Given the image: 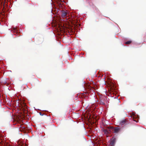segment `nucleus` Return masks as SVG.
<instances>
[{
	"instance_id": "nucleus-5",
	"label": "nucleus",
	"mask_w": 146,
	"mask_h": 146,
	"mask_svg": "<svg viewBox=\"0 0 146 146\" xmlns=\"http://www.w3.org/2000/svg\"><path fill=\"white\" fill-rule=\"evenodd\" d=\"M103 132L104 133L106 134L109 133L110 132H110L108 130V127H107V129H104L103 130Z\"/></svg>"
},
{
	"instance_id": "nucleus-4",
	"label": "nucleus",
	"mask_w": 146,
	"mask_h": 146,
	"mask_svg": "<svg viewBox=\"0 0 146 146\" xmlns=\"http://www.w3.org/2000/svg\"><path fill=\"white\" fill-rule=\"evenodd\" d=\"M128 123V122L127 121V119H124L120 121V124L121 125H126Z\"/></svg>"
},
{
	"instance_id": "nucleus-9",
	"label": "nucleus",
	"mask_w": 146,
	"mask_h": 146,
	"mask_svg": "<svg viewBox=\"0 0 146 146\" xmlns=\"http://www.w3.org/2000/svg\"><path fill=\"white\" fill-rule=\"evenodd\" d=\"M131 43V41L130 40L127 41L125 42V44H129Z\"/></svg>"
},
{
	"instance_id": "nucleus-7",
	"label": "nucleus",
	"mask_w": 146,
	"mask_h": 146,
	"mask_svg": "<svg viewBox=\"0 0 146 146\" xmlns=\"http://www.w3.org/2000/svg\"><path fill=\"white\" fill-rule=\"evenodd\" d=\"M96 105L95 104H93L92 105L91 107H90V109L93 110H94L96 109Z\"/></svg>"
},
{
	"instance_id": "nucleus-10",
	"label": "nucleus",
	"mask_w": 146,
	"mask_h": 146,
	"mask_svg": "<svg viewBox=\"0 0 146 146\" xmlns=\"http://www.w3.org/2000/svg\"><path fill=\"white\" fill-rule=\"evenodd\" d=\"M24 105H25V108H23V111H27L26 110V105L25 104H24Z\"/></svg>"
},
{
	"instance_id": "nucleus-13",
	"label": "nucleus",
	"mask_w": 146,
	"mask_h": 146,
	"mask_svg": "<svg viewBox=\"0 0 146 146\" xmlns=\"http://www.w3.org/2000/svg\"><path fill=\"white\" fill-rule=\"evenodd\" d=\"M133 121L136 122H137L136 121L133 120Z\"/></svg>"
},
{
	"instance_id": "nucleus-2",
	"label": "nucleus",
	"mask_w": 146,
	"mask_h": 146,
	"mask_svg": "<svg viewBox=\"0 0 146 146\" xmlns=\"http://www.w3.org/2000/svg\"><path fill=\"white\" fill-rule=\"evenodd\" d=\"M68 14L67 11L62 10L61 11V16L62 17H65Z\"/></svg>"
},
{
	"instance_id": "nucleus-6",
	"label": "nucleus",
	"mask_w": 146,
	"mask_h": 146,
	"mask_svg": "<svg viewBox=\"0 0 146 146\" xmlns=\"http://www.w3.org/2000/svg\"><path fill=\"white\" fill-rule=\"evenodd\" d=\"M105 99H100V104L102 105H105Z\"/></svg>"
},
{
	"instance_id": "nucleus-1",
	"label": "nucleus",
	"mask_w": 146,
	"mask_h": 146,
	"mask_svg": "<svg viewBox=\"0 0 146 146\" xmlns=\"http://www.w3.org/2000/svg\"><path fill=\"white\" fill-rule=\"evenodd\" d=\"M109 131L113 133H117L120 131V128L118 127H108Z\"/></svg>"
},
{
	"instance_id": "nucleus-8",
	"label": "nucleus",
	"mask_w": 146,
	"mask_h": 146,
	"mask_svg": "<svg viewBox=\"0 0 146 146\" xmlns=\"http://www.w3.org/2000/svg\"><path fill=\"white\" fill-rule=\"evenodd\" d=\"M12 31L14 33H16V34H15V35H16V34H17V30L16 29V28H13V29L12 30Z\"/></svg>"
},
{
	"instance_id": "nucleus-12",
	"label": "nucleus",
	"mask_w": 146,
	"mask_h": 146,
	"mask_svg": "<svg viewBox=\"0 0 146 146\" xmlns=\"http://www.w3.org/2000/svg\"><path fill=\"white\" fill-rule=\"evenodd\" d=\"M39 114H40V115H41V116H43V114H42L41 112H39Z\"/></svg>"
},
{
	"instance_id": "nucleus-3",
	"label": "nucleus",
	"mask_w": 146,
	"mask_h": 146,
	"mask_svg": "<svg viewBox=\"0 0 146 146\" xmlns=\"http://www.w3.org/2000/svg\"><path fill=\"white\" fill-rule=\"evenodd\" d=\"M116 141V138L114 137H113L110 140V145L111 146H113L115 144Z\"/></svg>"
},
{
	"instance_id": "nucleus-11",
	"label": "nucleus",
	"mask_w": 146,
	"mask_h": 146,
	"mask_svg": "<svg viewBox=\"0 0 146 146\" xmlns=\"http://www.w3.org/2000/svg\"><path fill=\"white\" fill-rule=\"evenodd\" d=\"M2 141H2V139H0V144H1Z\"/></svg>"
}]
</instances>
